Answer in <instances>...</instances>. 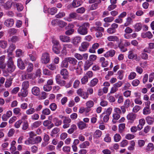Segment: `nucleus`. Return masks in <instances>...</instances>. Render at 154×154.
Segmentation results:
<instances>
[{"instance_id":"nucleus-47","label":"nucleus","mask_w":154,"mask_h":154,"mask_svg":"<svg viewBox=\"0 0 154 154\" xmlns=\"http://www.w3.org/2000/svg\"><path fill=\"white\" fill-rule=\"evenodd\" d=\"M107 97L108 99L111 102H113L115 101V99L114 97L113 96H111L110 93L107 94Z\"/></svg>"},{"instance_id":"nucleus-6","label":"nucleus","mask_w":154,"mask_h":154,"mask_svg":"<svg viewBox=\"0 0 154 154\" xmlns=\"http://www.w3.org/2000/svg\"><path fill=\"white\" fill-rule=\"evenodd\" d=\"M14 23V20L13 19H8L5 20L4 22V24L8 27L12 26Z\"/></svg>"},{"instance_id":"nucleus-64","label":"nucleus","mask_w":154,"mask_h":154,"mask_svg":"<svg viewBox=\"0 0 154 154\" xmlns=\"http://www.w3.org/2000/svg\"><path fill=\"white\" fill-rule=\"evenodd\" d=\"M57 47L53 46V51L56 54H58L60 52V51Z\"/></svg>"},{"instance_id":"nucleus-43","label":"nucleus","mask_w":154,"mask_h":154,"mask_svg":"<svg viewBox=\"0 0 154 154\" xmlns=\"http://www.w3.org/2000/svg\"><path fill=\"white\" fill-rule=\"evenodd\" d=\"M29 83L28 81H26L23 82L22 83V88L23 89H27L29 86Z\"/></svg>"},{"instance_id":"nucleus-55","label":"nucleus","mask_w":154,"mask_h":154,"mask_svg":"<svg viewBox=\"0 0 154 154\" xmlns=\"http://www.w3.org/2000/svg\"><path fill=\"white\" fill-rule=\"evenodd\" d=\"M52 43L54 44L53 46L58 47L60 45L59 41L55 39H53Z\"/></svg>"},{"instance_id":"nucleus-10","label":"nucleus","mask_w":154,"mask_h":154,"mask_svg":"<svg viewBox=\"0 0 154 154\" xmlns=\"http://www.w3.org/2000/svg\"><path fill=\"white\" fill-rule=\"evenodd\" d=\"M81 38L78 36L73 38L72 40V43L75 45H77L81 42Z\"/></svg>"},{"instance_id":"nucleus-33","label":"nucleus","mask_w":154,"mask_h":154,"mask_svg":"<svg viewBox=\"0 0 154 154\" xmlns=\"http://www.w3.org/2000/svg\"><path fill=\"white\" fill-rule=\"evenodd\" d=\"M60 131V129L57 128H54L51 133V135L52 137H54L56 134H57Z\"/></svg>"},{"instance_id":"nucleus-1","label":"nucleus","mask_w":154,"mask_h":154,"mask_svg":"<svg viewBox=\"0 0 154 154\" xmlns=\"http://www.w3.org/2000/svg\"><path fill=\"white\" fill-rule=\"evenodd\" d=\"M90 24L88 23H85L79 26L77 30L78 33L80 35H84L88 33V29Z\"/></svg>"},{"instance_id":"nucleus-25","label":"nucleus","mask_w":154,"mask_h":154,"mask_svg":"<svg viewBox=\"0 0 154 154\" xmlns=\"http://www.w3.org/2000/svg\"><path fill=\"white\" fill-rule=\"evenodd\" d=\"M53 120L55 126H58L60 125L62 123V121L59 120L57 118H54Z\"/></svg>"},{"instance_id":"nucleus-46","label":"nucleus","mask_w":154,"mask_h":154,"mask_svg":"<svg viewBox=\"0 0 154 154\" xmlns=\"http://www.w3.org/2000/svg\"><path fill=\"white\" fill-rule=\"evenodd\" d=\"M52 87L48 85H45L43 87V89L46 91H50Z\"/></svg>"},{"instance_id":"nucleus-29","label":"nucleus","mask_w":154,"mask_h":154,"mask_svg":"<svg viewBox=\"0 0 154 154\" xmlns=\"http://www.w3.org/2000/svg\"><path fill=\"white\" fill-rule=\"evenodd\" d=\"M79 128L81 129H83L86 127V124L82 121H80L77 124Z\"/></svg>"},{"instance_id":"nucleus-35","label":"nucleus","mask_w":154,"mask_h":154,"mask_svg":"<svg viewBox=\"0 0 154 154\" xmlns=\"http://www.w3.org/2000/svg\"><path fill=\"white\" fill-rule=\"evenodd\" d=\"M146 121L149 125L152 124L154 122V119L150 116H148L146 119Z\"/></svg>"},{"instance_id":"nucleus-28","label":"nucleus","mask_w":154,"mask_h":154,"mask_svg":"<svg viewBox=\"0 0 154 154\" xmlns=\"http://www.w3.org/2000/svg\"><path fill=\"white\" fill-rule=\"evenodd\" d=\"M8 43L6 41L2 40L0 41V46L2 48L5 49L8 46Z\"/></svg>"},{"instance_id":"nucleus-63","label":"nucleus","mask_w":154,"mask_h":154,"mask_svg":"<svg viewBox=\"0 0 154 154\" xmlns=\"http://www.w3.org/2000/svg\"><path fill=\"white\" fill-rule=\"evenodd\" d=\"M74 31V30L73 29H70L67 31L65 32L66 35H70L73 33Z\"/></svg>"},{"instance_id":"nucleus-5","label":"nucleus","mask_w":154,"mask_h":154,"mask_svg":"<svg viewBox=\"0 0 154 154\" xmlns=\"http://www.w3.org/2000/svg\"><path fill=\"white\" fill-rule=\"evenodd\" d=\"M55 79L56 83L60 86H63L66 84V81L61 80V77L59 74L56 76Z\"/></svg>"},{"instance_id":"nucleus-58","label":"nucleus","mask_w":154,"mask_h":154,"mask_svg":"<svg viewBox=\"0 0 154 154\" xmlns=\"http://www.w3.org/2000/svg\"><path fill=\"white\" fill-rule=\"evenodd\" d=\"M136 75V73L134 72H131L128 76V78L130 80L134 79Z\"/></svg>"},{"instance_id":"nucleus-12","label":"nucleus","mask_w":154,"mask_h":154,"mask_svg":"<svg viewBox=\"0 0 154 154\" xmlns=\"http://www.w3.org/2000/svg\"><path fill=\"white\" fill-rule=\"evenodd\" d=\"M32 92L33 95L38 96L40 94L39 88L38 87H34L32 88Z\"/></svg>"},{"instance_id":"nucleus-4","label":"nucleus","mask_w":154,"mask_h":154,"mask_svg":"<svg viewBox=\"0 0 154 154\" xmlns=\"http://www.w3.org/2000/svg\"><path fill=\"white\" fill-rule=\"evenodd\" d=\"M89 45V43L88 42H82L81 45L79 47V50L81 51H86Z\"/></svg>"},{"instance_id":"nucleus-16","label":"nucleus","mask_w":154,"mask_h":154,"mask_svg":"<svg viewBox=\"0 0 154 154\" xmlns=\"http://www.w3.org/2000/svg\"><path fill=\"white\" fill-rule=\"evenodd\" d=\"M67 58L68 62L70 64H72L73 66L76 65L77 61L75 58L71 57H68Z\"/></svg>"},{"instance_id":"nucleus-45","label":"nucleus","mask_w":154,"mask_h":154,"mask_svg":"<svg viewBox=\"0 0 154 154\" xmlns=\"http://www.w3.org/2000/svg\"><path fill=\"white\" fill-rule=\"evenodd\" d=\"M132 21V19L130 17H128L126 19V22L124 24V26H128L131 24Z\"/></svg>"},{"instance_id":"nucleus-26","label":"nucleus","mask_w":154,"mask_h":154,"mask_svg":"<svg viewBox=\"0 0 154 154\" xmlns=\"http://www.w3.org/2000/svg\"><path fill=\"white\" fill-rule=\"evenodd\" d=\"M28 94L27 91L26 89H22L21 92L20 94H18V95L20 97L21 96L23 97H25L27 96Z\"/></svg>"},{"instance_id":"nucleus-30","label":"nucleus","mask_w":154,"mask_h":154,"mask_svg":"<svg viewBox=\"0 0 154 154\" xmlns=\"http://www.w3.org/2000/svg\"><path fill=\"white\" fill-rule=\"evenodd\" d=\"M136 115L132 113L129 114L127 116V119L128 120H133L136 119Z\"/></svg>"},{"instance_id":"nucleus-19","label":"nucleus","mask_w":154,"mask_h":154,"mask_svg":"<svg viewBox=\"0 0 154 154\" xmlns=\"http://www.w3.org/2000/svg\"><path fill=\"white\" fill-rule=\"evenodd\" d=\"M17 66L21 69H25V65L23 61L20 59H18L17 60Z\"/></svg>"},{"instance_id":"nucleus-60","label":"nucleus","mask_w":154,"mask_h":154,"mask_svg":"<svg viewBox=\"0 0 154 154\" xmlns=\"http://www.w3.org/2000/svg\"><path fill=\"white\" fill-rule=\"evenodd\" d=\"M85 8L83 7H81L78 8L76 10V12L78 13L82 14L85 11Z\"/></svg>"},{"instance_id":"nucleus-54","label":"nucleus","mask_w":154,"mask_h":154,"mask_svg":"<svg viewBox=\"0 0 154 154\" xmlns=\"http://www.w3.org/2000/svg\"><path fill=\"white\" fill-rule=\"evenodd\" d=\"M58 24L60 27H63L65 26L67 23L62 20H59L58 21Z\"/></svg>"},{"instance_id":"nucleus-53","label":"nucleus","mask_w":154,"mask_h":154,"mask_svg":"<svg viewBox=\"0 0 154 154\" xmlns=\"http://www.w3.org/2000/svg\"><path fill=\"white\" fill-rule=\"evenodd\" d=\"M134 27L135 31H139L141 29L142 25L140 23H137L136 24Z\"/></svg>"},{"instance_id":"nucleus-44","label":"nucleus","mask_w":154,"mask_h":154,"mask_svg":"<svg viewBox=\"0 0 154 154\" xmlns=\"http://www.w3.org/2000/svg\"><path fill=\"white\" fill-rule=\"evenodd\" d=\"M151 112L150 109L149 108L144 107L143 110V113L144 115H147Z\"/></svg>"},{"instance_id":"nucleus-2","label":"nucleus","mask_w":154,"mask_h":154,"mask_svg":"<svg viewBox=\"0 0 154 154\" xmlns=\"http://www.w3.org/2000/svg\"><path fill=\"white\" fill-rule=\"evenodd\" d=\"M81 5L80 0H73L72 3L69 5L68 6V8H77Z\"/></svg>"},{"instance_id":"nucleus-9","label":"nucleus","mask_w":154,"mask_h":154,"mask_svg":"<svg viewBox=\"0 0 154 154\" xmlns=\"http://www.w3.org/2000/svg\"><path fill=\"white\" fill-rule=\"evenodd\" d=\"M60 73L63 76V77L64 79H66L68 78L69 72L66 69H62L60 71Z\"/></svg>"},{"instance_id":"nucleus-42","label":"nucleus","mask_w":154,"mask_h":154,"mask_svg":"<svg viewBox=\"0 0 154 154\" xmlns=\"http://www.w3.org/2000/svg\"><path fill=\"white\" fill-rule=\"evenodd\" d=\"M88 81V76L85 75L81 79V83L82 85L85 84Z\"/></svg>"},{"instance_id":"nucleus-39","label":"nucleus","mask_w":154,"mask_h":154,"mask_svg":"<svg viewBox=\"0 0 154 154\" xmlns=\"http://www.w3.org/2000/svg\"><path fill=\"white\" fill-rule=\"evenodd\" d=\"M90 143L88 141H85L80 144L79 146L81 148H85L89 145Z\"/></svg>"},{"instance_id":"nucleus-36","label":"nucleus","mask_w":154,"mask_h":154,"mask_svg":"<svg viewBox=\"0 0 154 154\" xmlns=\"http://www.w3.org/2000/svg\"><path fill=\"white\" fill-rule=\"evenodd\" d=\"M107 39L109 41H115L118 40V38L116 36H110L107 37Z\"/></svg>"},{"instance_id":"nucleus-14","label":"nucleus","mask_w":154,"mask_h":154,"mask_svg":"<svg viewBox=\"0 0 154 154\" xmlns=\"http://www.w3.org/2000/svg\"><path fill=\"white\" fill-rule=\"evenodd\" d=\"M59 38L60 40L63 42H68L70 41L69 37L65 35H60Z\"/></svg>"},{"instance_id":"nucleus-17","label":"nucleus","mask_w":154,"mask_h":154,"mask_svg":"<svg viewBox=\"0 0 154 154\" xmlns=\"http://www.w3.org/2000/svg\"><path fill=\"white\" fill-rule=\"evenodd\" d=\"M20 40L19 37L16 35H14L8 39L9 42H11L12 43H15L16 42Z\"/></svg>"},{"instance_id":"nucleus-59","label":"nucleus","mask_w":154,"mask_h":154,"mask_svg":"<svg viewBox=\"0 0 154 154\" xmlns=\"http://www.w3.org/2000/svg\"><path fill=\"white\" fill-rule=\"evenodd\" d=\"M154 149V146L152 143H150L148 144L146 149L148 151H152Z\"/></svg>"},{"instance_id":"nucleus-3","label":"nucleus","mask_w":154,"mask_h":154,"mask_svg":"<svg viewBox=\"0 0 154 154\" xmlns=\"http://www.w3.org/2000/svg\"><path fill=\"white\" fill-rule=\"evenodd\" d=\"M41 60L42 63L46 64L48 63L50 60V57L48 53H45L42 54Z\"/></svg>"},{"instance_id":"nucleus-50","label":"nucleus","mask_w":154,"mask_h":154,"mask_svg":"<svg viewBox=\"0 0 154 154\" xmlns=\"http://www.w3.org/2000/svg\"><path fill=\"white\" fill-rule=\"evenodd\" d=\"M114 140L115 142H119L121 139V137L119 134H116L114 136Z\"/></svg>"},{"instance_id":"nucleus-13","label":"nucleus","mask_w":154,"mask_h":154,"mask_svg":"<svg viewBox=\"0 0 154 154\" xmlns=\"http://www.w3.org/2000/svg\"><path fill=\"white\" fill-rule=\"evenodd\" d=\"M77 17V14L75 12H72L69 14L68 17L66 18L67 21L70 22L72 21L71 19H75Z\"/></svg>"},{"instance_id":"nucleus-23","label":"nucleus","mask_w":154,"mask_h":154,"mask_svg":"<svg viewBox=\"0 0 154 154\" xmlns=\"http://www.w3.org/2000/svg\"><path fill=\"white\" fill-rule=\"evenodd\" d=\"M13 79V78L11 77L7 79L5 84V87L8 88L11 86Z\"/></svg>"},{"instance_id":"nucleus-18","label":"nucleus","mask_w":154,"mask_h":154,"mask_svg":"<svg viewBox=\"0 0 154 154\" xmlns=\"http://www.w3.org/2000/svg\"><path fill=\"white\" fill-rule=\"evenodd\" d=\"M115 54V51L114 50H111L107 52L105 54L104 56L105 57H112Z\"/></svg>"},{"instance_id":"nucleus-22","label":"nucleus","mask_w":154,"mask_h":154,"mask_svg":"<svg viewBox=\"0 0 154 154\" xmlns=\"http://www.w3.org/2000/svg\"><path fill=\"white\" fill-rule=\"evenodd\" d=\"M30 60L32 61H35L36 59V53L35 51H32L31 54H29Z\"/></svg>"},{"instance_id":"nucleus-8","label":"nucleus","mask_w":154,"mask_h":154,"mask_svg":"<svg viewBox=\"0 0 154 154\" xmlns=\"http://www.w3.org/2000/svg\"><path fill=\"white\" fill-rule=\"evenodd\" d=\"M128 58L130 59H133L136 60V61H138L139 59L137 58V54H134L133 53L132 51H130L129 52L128 55Z\"/></svg>"},{"instance_id":"nucleus-38","label":"nucleus","mask_w":154,"mask_h":154,"mask_svg":"<svg viewBox=\"0 0 154 154\" xmlns=\"http://www.w3.org/2000/svg\"><path fill=\"white\" fill-rule=\"evenodd\" d=\"M98 82V79L94 78L91 81L90 86L91 87H94L97 85Z\"/></svg>"},{"instance_id":"nucleus-20","label":"nucleus","mask_w":154,"mask_h":154,"mask_svg":"<svg viewBox=\"0 0 154 154\" xmlns=\"http://www.w3.org/2000/svg\"><path fill=\"white\" fill-rule=\"evenodd\" d=\"M61 67L62 68H67L69 66L68 61L67 57L65 58L62 61L61 65Z\"/></svg>"},{"instance_id":"nucleus-61","label":"nucleus","mask_w":154,"mask_h":154,"mask_svg":"<svg viewBox=\"0 0 154 154\" xmlns=\"http://www.w3.org/2000/svg\"><path fill=\"white\" fill-rule=\"evenodd\" d=\"M80 82L78 80H76L74 83L73 87L74 88H76L79 87Z\"/></svg>"},{"instance_id":"nucleus-7","label":"nucleus","mask_w":154,"mask_h":154,"mask_svg":"<svg viewBox=\"0 0 154 154\" xmlns=\"http://www.w3.org/2000/svg\"><path fill=\"white\" fill-rule=\"evenodd\" d=\"M100 46V44L97 43H94L92 45V48H91L89 51L90 53H94L96 52L95 50L97 49Z\"/></svg>"},{"instance_id":"nucleus-48","label":"nucleus","mask_w":154,"mask_h":154,"mask_svg":"<svg viewBox=\"0 0 154 154\" xmlns=\"http://www.w3.org/2000/svg\"><path fill=\"white\" fill-rule=\"evenodd\" d=\"M94 29L96 31L101 32H103L104 30L103 28L99 26L94 27Z\"/></svg>"},{"instance_id":"nucleus-51","label":"nucleus","mask_w":154,"mask_h":154,"mask_svg":"<svg viewBox=\"0 0 154 154\" xmlns=\"http://www.w3.org/2000/svg\"><path fill=\"white\" fill-rule=\"evenodd\" d=\"M42 124V122L40 121H37L34 122L32 125L33 127L37 128L40 126Z\"/></svg>"},{"instance_id":"nucleus-32","label":"nucleus","mask_w":154,"mask_h":154,"mask_svg":"<svg viewBox=\"0 0 154 154\" xmlns=\"http://www.w3.org/2000/svg\"><path fill=\"white\" fill-rule=\"evenodd\" d=\"M17 10L19 11H21L23 8V6L21 4L19 3H16L15 2Z\"/></svg>"},{"instance_id":"nucleus-52","label":"nucleus","mask_w":154,"mask_h":154,"mask_svg":"<svg viewBox=\"0 0 154 154\" xmlns=\"http://www.w3.org/2000/svg\"><path fill=\"white\" fill-rule=\"evenodd\" d=\"M119 132L120 133H122L125 128V124L124 123L120 124L119 125Z\"/></svg>"},{"instance_id":"nucleus-37","label":"nucleus","mask_w":154,"mask_h":154,"mask_svg":"<svg viewBox=\"0 0 154 154\" xmlns=\"http://www.w3.org/2000/svg\"><path fill=\"white\" fill-rule=\"evenodd\" d=\"M57 9L55 8H53L48 10V12L51 15L54 14L56 13Z\"/></svg>"},{"instance_id":"nucleus-21","label":"nucleus","mask_w":154,"mask_h":154,"mask_svg":"<svg viewBox=\"0 0 154 154\" xmlns=\"http://www.w3.org/2000/svg\"><path fill=\"white\" fill-rule=\"evenodd\" d=\"M92 64L93 63L89 60L86 61L84 65V70H87Z\"/></svg>"},{"instance_id":"nucleus-24","label":"nucleus","mask_w":154,"mask_h":154,"mask_svg":"<svg viewBox=\"0 0 154 154\" xmlns=\"http://www.w3.org/2000/svg\"><path fill=\"white\" fill-rule=\"evenodd\" d=\"M120 114H117L116 113H115L112 115L113 119L112 122L114 123H115L116 122V120L119 119L120 118Z\"/></svg>"},{"instance_id":"nucleus-41","label":"nucleus","mask_w":154,"mask_h":154,"mask_svg":"<svg viewBox=\"0 0 154 154\" xmlns=\"http://www.w3.org/2000/svg\"><path fill=\"white\" fill-rule=\"evenodd\" d=\"M42 113L44 115H48L51 113V111L48 108H45L42 110Z\"/></svg>"},{"instance_id":"nucleus-34","label":"nucleus","mask_w":154,"mask_h":154,"mask_svg":"<svg viewBox=\"0 0 154 154\" xmlns=\"http://www.w3.org/2000/svg\"><path fill=\"white\" fill-rule=\"evenodd\" d=\"M35 112V110L34 108H30L29 109L27 110L26 113L28 115H31L34 113Z\"/></svg>"},{"instance_id":"nucleus-27","label":"nucleus","mask_w":154,"mask_h":154,"mask_svg":"<svg viewBox=\"0 0 154 154\" xmlns=\"http://www.w3.org/2000/svg\"><path fill=\"white\" fill-rule=\"evenodd\" d=\"M34 138H29L28 139L25 141V143L27 145H29L30 144H34L35 143Z\"/></svg>"},{"instance_id":"nucleus-62","label":"nucleus","mask_w":154,"mask_h":154,"mask_svg":"<svg viewBox=\"0 0 154 154\" xmlns=\"http://www.w3.org/2000/svg\"><path fill=\"white\" fill-rule=\"evenodd\" d=\"M114 20V18L112 17H109L105 18L104 19V21L105 22L110 23L112 21Z\"/></svg>"},{"instance_id":"nucleus-56","label":"nucleus","mask_w":154,"mask_h":154,"mask_svg":"<svg viewBox=\"0 0 154 154\" xmlns=\"http://www.w3.org/2000/svg\"><path fill=\"white\" fill-rule=\"evenodd\" d=\"M20 109L19 108H16L14 109L13 112L14 114L16 115L19 114V115H21V113L20 112Z\"/></svg>"},{"instance_id":"nucleus-11","label":"nucleus","mask_w":154,"mask_h":154,"mask_svg":"<svg viewBox=\"0 0 154 154\" xmlns=\"http://www.w3.org/2000/svg\"><path fill=\"white\" fill-rule=\"evenodd\" d=\"M13 4L15 5V2H12L11 0H8L6 2L4 5V8L7 9H10Z\"/></svg>"},{"instance_id":"nucleus-57","label":"nucleus","mask_w":154,"mask_h":154,"mask_svg":"<svg viewBox=\"0 0 154 154\" xmlns=\"http://www.w3.org/2000/svg\"><path fill=\"white\" fill-rule=\"evenodd\" d=\"M49 107L52 111H54L57 109V106L55 103H52L50 105Z\"/></svg>"},{"instance_id":"nucleus-31","label":"nucleus","mask_w":154,"mask_h":154,"mask_svg":"<svg viewBox=\"0 0 154 154\" xmlns=\"http://www.w3.org/2000/svg\"><path fill=\"white\" fill-rule=\"evenodd\" d=\"M76 129L77 127L76 125L75 124H73L71 125V128L68 130V132L69 134H71Z\"/></svg>"},{"instance_id":"nucleus-40","label":"nucleus","mask_w":154,"mask_h":154,"mask_svg":"<svg viewBox=\"0 0 154 154\" xmlns=\"http://www.w3.org/2000/svg\"><path fill=\"white\" fill-rule=\"evenodd\" d=\"M17 32V30L15 28H11L8 30V32L10 35H15Z\"/></svg>"},{"instance_id":"nucleus-15","label":"nucleus","mask_w":154,"mask_h":154,"mask_svg":"<svg viewBox=\"0 0 154 154\" xmlns=\"http://www.w3.org/2000/svg\"><path fill=\"white\" fill-rule=\"evenodd\" d=\"M102 134L101 131L99 130H97L94 134L93 137L94 138L98 139L101 137Z\"/></svg>"},{"instance_id":"nucleus-49","label":"nucleus","mask_w":154,"mask_h":154,"mask_svg":"<svg viewBox=\"0 0 154 154\" xmlns=\"http://www.w3.org/2000/svg\"><path fill=\"white\" fill-rule=\"evenodd\" d=\"M8 71L9 72L11 73L13 72L15 69L14 65H8Z\"/></svg>"}]
</instances>
